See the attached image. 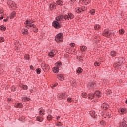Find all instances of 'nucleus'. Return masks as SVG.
Masks as SVG:
<instances>
[{
	"mask_svg": "<svg viewBox=\"0 0 127 127\" xmlns=\"http://www.w3.org/2000/svg\"><path fill=\"white\" fill-rule=\"evenodd\" d=\"M34 22L33 21L30 20H26L25 22V26L26 28H33L34 32H38V29L36 28V26L32 24Z\"/></svg>",
	"mask_w": 127,
	"mask_h": 127,
	"instance_id": "f257e3e1",
	"label": "nucleus"
},
{
	"mask_svg": "<svg viewBox=\"0 0 127 127\" xmlns=\"http://www.w3.org/2000/svg\"><path fill=\"white\" fill-rule=\"evenodd\" d=\"M98 85L95 82H91L88 84L87 88H88L90 92H93L97 88Z\"/></svg>",
	"mask_w": 127,
	"mask_h": 127,
	"instance_id": "f03ea898",
	"label": "nucleus"
},
{
	"mask_svg": "<svg viewBox=\"0 0 127 127\" xmlns=\"http://www.w3.org/2000/svg\"><path fill=\"white\" fill-rule=\"evenodd\" d=\"M102 35L105 37L110 38L114 35V33L108 29H105L102 33Z\"/></svg>",
	"mask_w": 127,
	"mask_h": 127,
	"instance_id": "7ed1b4c3",
	"label": "nucleus"
},
{
	"mask_svg": "<svg viewBox=\"0 0 127 127\" xmlns=\"http://www.w3.org/2000/svg\"><path fill=\"white\" fill-rule=\"evenodd\" d=\"M120 60H121V58H115V63L114 64V67L115 68H117V69H120L121 68V63L120 62Z\"/></svg>",
	"mask_w": 127,
	"mask_h": 127,
	"instance_id": "20e7f679",
	"label": "nucleus"
},
{
	"mask_svg": "<svg viewBox=\"0 0 127 127\" xmlns=\"http://www.w3.org/2000/svg\"><path fill=\"white\" fill-rule=\"evenodd\" d=\"M63 39V34L60 33L58 34L55 38V41L56 42H60V41H62Z\"/></svg>",
	"mask_w": 127,
	"mask_h": 127,
	"instance_id": "39448f33",
	"label": "nucleus"
},
{
	"mask_svg": "<svg viewBox=\"0 0 127 127\" xmlns=\"http://www.w3.org/2000/svg\"><path fill=\"white\" fill-rule=\"evenodd\" d=\"M82 97H83V98H87V97H88V99L93 100V99H94V94L90 93L88 95L87 93L83 92L82 93Z\"/></svg>",
	"mask_w": 127,
	"mask_h": 127,
	"instance_id": "423d86ee",
	"label": "nucleus"
},
{
	"mask_svg": "<svg viewBox=\"0 0 127 127\" xmlns=\"http://www.w3.org/2000/svg\"><path fill=\"white\" fill-rule=\"evenodd\" d=\"M75 16L72 13H69L68 15H65L64 17L65 20H69V19H73Z\"/></svg>",
	"mask_w": 127,
	"mask_h": 127,
	"instance_id": "0eeeda50",
	"label": "nucleus"
},
{
	"mask_svg": "<svg viewBox=\"0 0 127 127\" xmlns=\"http://www.w3.org/2000/svg\"><path fill=\"white\" fill-rule=\"evenodd\" d=\"M8 5L10 7H11L12 8H16V4L13 2V1L11 0H9L7 2Z\"/></svg>",
	"mask_w": 127,
	"mask_h": 127,
	"instance_id": "6e6552de",
	"label": "nucleus"
},
{
	"mask_svg": "<svg viewBox=\"0 0 127 127\" xmlns=\"http://www.w3.org/2000/svg\"><path fill=\"white\" fill-rule=\"evenodd\" d=\"M52 26L55 27V28H60L61 26H60V24H59V23L56 21H54L52 23Z\"/></svg>",
	"mask_w": 127,
	"mask_h": 127,
	"instance_id": "1a4fd4ad",
	"label": "nucleus"
},
{
	"mask_svg": "<svg viewBox=\"0 0 127 127\" xmlns=\"http://www.w3.org/2000/svg\"><path fill=\"white\" fill-rule=\"evenodd\" d=\"M58 97L60 100H62V99H66L68 97V95L66 93H63L59 94Z\"/></svg>",
	"mask_w": 127,
	"mask_h": 127,
	"instance_id": "9d476101",
	"label": "nucleus"
},
{
	"mask_svg": "<svg viewBox=\"0 0 127 127\" xmlns=\"http://www.w3.org/2000/svg\"><path fill=\"white\" fill-rule=\"evenodd\" d=\"M57 53V50H52L48 53V55L49 57H53Z\"/></svg>",
	"mask_w": 127,
	"mask_h": 127,
	"instance_id": "9b49d317",
	"label": "nucleus"
},
{
	"mask_svg": "<svg viewBox=\"0 0 127 127\" xmlns=\"http://www.w3.org/2000/svg\"><path fill=\"white\" fill-rule=\"evenodd\" d=\"M119 112L120 114H122V115H124L125 114H127V109L125 108H122L119 109Z\"/></svg>",
	"mask_w": 127,
	"mask_h": 127,
	"instance_id": "f8f14e48",
	"label": "nucleus"
},
{
	"mask_svg": "<svg viewBox=\"0 0 127 127\" xmlns=\"http://www.w3.org/2000/svg\"><path fill=\"white\" fill-rule=\"evenodd\" d=\"M109 107L110 106H109L108 104L104 103L103 104L102 106H101V108H102L103 110H108Z\"/></svg>",
	"mask_w": 127,
	"mask_h": 127,
	"instance_id": "ddd939ff",
	"label": "nucleus"
},
{
	"mask_svg": "<svg viewBox=\"0 0 127 127\" xmlns=\"http://www.w3.org/2000/svg\"><path fill=\"white\" fill-rule=\"evenodd\" d=\"M119 127H127V122L123 121L119 124Z\"/></svg>",
	"mask_w": 127,
	"mask_h": 127,
	"instance_id": "4468645a",
	"label": "nucleus"
},
{
	"mask_svg": "<svg viewBox=\"0 0 127 127\" xmlns=\"http://www.w3.org/2000/svg\"><path fill=\"white\" fill-rule=\"evenodd\" d=\"M41 67L42 68H44V69H46L47 70H49V65H48L45 63H42L41 64Z\"/></svg>",
	"mask_w": 127,
	"mask_h": 127,
	"instance_id": "2eb2a0df",
	"label": "nucleus"
},
{
	"mask_svg": "<svg viewBox=\"0 0 127 127\" xmlns=\"http://www.w3.org/2000/svg\"><path fill=\"white\" fill-rule=\"evenodd\" d=\"M57 76H58V79H59L60 81H64V77L63 74H58Z\"/></svg>",
	"mask_w": 127,
	"mask_h": 127,
	"instance_id": "dca6fc26",
	"label": "nucleus"
},
{
	"mask_svg": "<svg viewBox=\"0 0 127 127\" xmlns=\"http://www.w3.org/2000/svg\"><path fill=\"white\" fill-rule=\"evenodd\" d=\"M90 0H80V2H82L83 4H85V5H87V4H89L90 3Z\"/></svg>",
	"mask_w": 127,
	"mask_h": 127,
	"instance_id": "f3484780",
	"label": "nucleus"
},
{
	"mask_svg": "<svg viewBox=\"0 0 127 127\" xmlns=\"http://www.w3.org/2000/svg\"><path fill=\"white\" fill-rule=\"evenodd\" d=\"M63 18H64V16L63 15L57 16L56 17V20L57 21H60L61 20H62V19H63Z\"/></svg>",
	"mask_w": 127,
	"mask_h": 127,
	"instance_id": "a211bd4d",
	"label": "nucleus"
},
{
	"mask_svg": "<svg viewBox=\"0 0 127 127\" xmlns=\"http://www.w3.org/2000/svg\"><path fill=\"white\" fill-rule=\"evenodd\" d=\"M110 54L112 57H115V56H117V52L115 51H111Z\"/></svg>",
	"mask_w": 127,
	"mask_h": 127,
	"instance_id": "6ab92c4d",
	"label": "nucleus"
},
{
	"mask_svg": "<svg viewBox=\"0 0 127 127\" xmlns=\"http://www.w3.org/2000/svg\"><path fill=\"white\" fill-rule=\"evenodd\" d=\"M90 114L92 118H97V114L95 111H90Z\"/></svg>",
	"mask_w": 127,
	"mask_h": 127,
	"instance_id": "aec40b11",
	"label": "nucleus"
},
{
	"mask_svg": "<svg viewBox=\"0 0 127 127\" xmlns=\"http://www.w3.org/2000/svg\"><path fill=\"white\" fill-rule=\"evenodd\" d=\"M95 96H96V97H98V98H100V97H101V92L99 91H96L94 95V97H95Z\"/></svg>",
	"mask_w": 127,
	"mask_h": 127,
	"instance_id": "412c9836",
	"label": "nucleus"
},
{
	"mask_svg": "<svg viewBox=\"0 0 127 127\" xmlns=\"http://www.w3.org/2000/svg\"><path fill=\"white\" fill-rule=\"evenodd\" d=\"M56 6V3H53L50 5V9H54Z\"/></svg>",
	"mask_w": 127,
	"mask_h": 127,
	"instance_id": "4be33fe9",
	"label": "nucleus"
},
{
	"mask_svg": "<svg viewBox=\"0 0 127 127\" xmlns=\"http://www.w3.org/2000/svg\"><path fill=\"white\" fill-rule=\"evenodd\" d=\"M54 73H57L59 72V68L57 67H55L53 68Z\"/></svg>",
	"mask_w": 127,
	"mask_h": 127,
	"instance_id": "5701e85b",
	"label": "nucleus"
},
{
	"mask_svg": "<svg viewBox=\"0 0 127 127\" xmlns=\"http://www.w3.org/2000/svg\"><path fill=\"white\" fill-rule=\"evenodd\" d=\"M76 71L78 74H81V73H83V69H82V68L81 67L77 68Z\"/></svg>",
	"mask_w": 127,
	"mask_h": 127,
	"instance_id": "b1692460",
	"label": "nucleus"
},
{
	"mask_svg": "<svg viewBox=\"0 0 127 127\" xmlns=\"http://www.w3.org/2000/svg\"><path fill=\"white\" fill-rule=\"evenodd\" d=\"M36 120L38 122H42L43 121V117L42 116H38L36 118Z\"/></svg>",
	"mask_w": 127,
	"mask_h": 127,
	"instance_id": "393cba45",
	"label": "nucleus"
},
{
	"mask_svg": "<svg viewBox=\"0 0 127 127\" xmlns=\"http://www.w3.org/2000/svg\"><path fill=\"white\" fill-rule=\"evenodd\" d=\"M80 50L83 52V51H86L87 50V47L86 46H80Z\"/></svg>",
	"mask_w": 127,
	"mask_h": 127,
	"instance_id": "a878e982",
	"label": "nucleus"
},
{
	"mask_svg": "<svg viewBox=\"0 0 127 127\" xmlns=\"http://www.w3.org/2000/svg\"><path fill=\"white\" fill-rule=\"evenodd\" d=\"M101 28V26L99 24H96L94 26V29L95 30H100V29Z\"/></svg>",
	"mask_w": 127,
	"mask_h": 127,
	"instance_id": "bb28decb",
	"label": "nucleus"
},
{
	"mask_svg": "<svg viewBox=\"0 0 127 127\" xmlns=\"http://www.w3.org/2000/svg\"><path fill=\"white\" fill-rule=\"evenodd\" d=\"M45 111L44 110V109H41L39 111V115H40V116H43V115H45Z\"/></svg>",
	"mask_w": 127,
	"mask_h": 127,
	"instance_id": "cd10ccee",
	"label": "nucleus"
},
{
	"mask_svg": "<svg viewBox=\"0 0 127 127\" xmlns=\"http://www.w3.org/2000/svg\"><path fill=\"white\" fill-rule=\"evenodd\" d=\"M16 14V13H15V12H12L11 15H10V19H12L13 18H14Z\"/></svg>",
	"mask_w": 127,
	"mask_h": 127,
	"instance_id": "c85d7f7f",
	"label": "nucleus"
},
{
	"mask_svg": "<svg viewBox=\"0 0 127 127\" xmlns=\"http://www.w3.org/2000/svg\"><path fill=\"white\" fill-rule=\"evenodd\" d=\"M0 30H1L2 31H5V30H6V27H4V26L1 25L0 26Z\"/></svg>",
	"mask_w": 127,
	"mask_h": 127,
	"instance_id": "c756f323",
	"label": "nucleus"
},
{
	"mask_svg": "<svg viewBox=\"0 0 127 127\" xmlns=\"http://www.w3.org/2000/svg\"><path fill=\"white\" fill-rule=\"evenodd\" d=\"M22 107H23V105L21 103H18L16 105V108H22Z\"/></svg>",
	"mask_w": 127,
	"mask_h": 127,
	"instance_id": "7c9ffc66",
	"label": "nucleus"
},
{
	"mask_svg": "<svg viewBox=\"0 0 127 127\" xmlns=\"http://www.w3.org/2000/svg\"><path fill=\"white\" fill-rule=\"evenodd\" d=\"M104 85H109V80L108 79H104L102 82Z\"/></svg>",
	"mask_w": 127,
	"mask_h": 127,
	"instance_id": "2f4dec72",
	"label": "nucleus"
},
{
	"mask_svg": "<svg viewBox=\"0 0 127 127\" xmlns=\"http://www.w3.org/2000/svg\"><path fill=\"white\" fill-rule=\"evenodd\" d=\"M94 66H95L96 67H99V66H100V65H101V63L100 62H95L94 64Z\"/></svg>",
	"mask_w": 127,
	"mask_h": 127,
	"instance_id": "473e14b6",
	"label": "nucleus"
},
{
	"mask_svg": "<svg viewBox=\"0 0 127 127\" xmlns=\"http://www.w3.org/2000/svg\"><path fill=\"white\" fill-rule=\"evenodd\" d=\"M75 12H77V13H81L82 12V11L81 10V8H77L75 9Z\"/></svg>",
	"mask_w": 127,
	"mask_h": 127,
	"instance_id": "72a5a7b5",
	"label": "nucleus"
},
{
	"mask_svg": "<svg viewBox=\"0 0 127 127\" xmlns=\"http://www.w3.org/2000/svg\"><path fill=\"white\" fill-rule=\"evenodd\" d=\"M64 3L61 0L57 1V4H58V5H63Z\"/></svg>",
	"mask_w": 127,
	"mask_h": 127,
	"instance_id": "f704fd0d",
	"label": "nucleus"
},
{
	"mask_svg": "<svg viewBox=\"0 0 127 127\" xmlns=\"http://www.w3.org/2000/svg\"><path fill=\"white\" fill-rule=\"evenodd\" d=\"M70 83H71V85L72 86V87H75V86H76V85H77V83H76V81H75V80L70 81Z\"/></svg>",
	"mask_w": 127,
	"mask_h": 127,
	"instance_id": "c9c22d12",
	"label": "nucleus"
},
{
	"mask_svg": "<svg viewBox=\"0 0 127 127\" xmlns=\"http://www.w3.org/2000/svg\"><path fill=\"white\" fill-rule=\"evenodd\" d=\"M89 12L90 13H91V14H92V15H94L95 12H96V10L95 9H92L91 10H90Z\"/></svg>",
	"mask_w": 127,
	"mask_h": 127,
	"instance_id": "e433bc0d",
	"label": "nucleus"
},
{
	"mask_svg": "<svg viewBox=\"0 0 127 127\" xmlns=\"http://www.w3.org/2000/svg\"><path fill=\"white\" fill-rule=\"evenodd\" d=\"M47 119L48 121H50V120H52V116H51V115L49 114L47 116Z\"/></svg>",
	"mask_w": 127,
	"mask_h": 127,
	"instance_id": "4c0bfd02",
	"label": "nucleus"
},
{
	"mask_svg": "<svg viewBox=\"0 0 127 127\" xmlns=\"http://www.w3.org/2000/svg\"><path fill=\"white\" fill-rule=\"evenodd\" d=\"M24 58L26 60H29V55H25L24 56Z\"/></svg>",
	"mask_w": 127,
	"mask_h": 127,
	"instance_id": "58836bf2",
	"label": "nucleus"
},
{
	"mask_svg": "<svg viewBox=\"0 0 127 127\" xmlns=\"http://www.w3.org/2000/svg\"><path fill=\"white\" fill-rule=\"evenodd\" d=\"M22 100L25 102L26 101H29L30 99L27 97H22Z\"/></svg>",
	"mask_w": 127,
	"mask_h": 127,
	"instance_id": "ea45409f",
	"label": "nucleus"
},
{
	"mask_svg": "<svg viewBox=\"0 0 127 127\" xmlns=\"http://www.w3.org/2000/svg\"><path fill=\"white\" fill-rule=\"evenodd\" d=\"M62 65L61 62L57 63L56 67L59 68V67H61Z\"/></svg>",
	"mask_w": 127,
	"mask_h": 127,
	"instance_id": "a19ab883",
	"label": "nucleus"
},
{
	"mask_svg": "<svg viewBox=\"0 0 127 127\" xmlns=\"http://www.w3.org/2000/svg\"><path fill=\"white\" fill-rule=\"evenodd\" d=\"M69 3L70 4H74L76 2V0H69Z\"/></svg>",
	"mask_w": 127,
	"mask_h": 127,
	"instance_id": "79ce46f5",
	"label": "nucleus"
},
{
	"mask_svg": "<svg viewBox=\"0 0 127 127\" xmlns=\"http://www.w3.org/2000/svg\"><path fill=\"white\" fill-rule=\"evenodd\" d=\"M36 71L37 74H40V73H41V69L40 68H37L36 70Z\"/></svg>",
	"mask_w": 127,
	"mask_h": 127,
	"instance_id": "37998d69",
	"label": "nucleus"
},
{
	"mask_svg": "<svg viewBox=\"0 0 127 127\" xmlns=\"http://www.w3.org/2000/svg\"><path fill=\"white\" fill-rule=\"evenodd\" d=\"M67 102H68V103H72V102H73V99L72 98L68 97L67 98Z\"/></svg>",
	"mask_w": 127,
	"mask_h": 127,
	"instance_id": "c03bdc74",
	"label": "nucleus"
},
{
	"mask_svg": "<svg viewBox=\"0 0 127 127\" xmlns=\"http://www.w3.org/2000/svg\"><path fill=\"white\" fill-rule=\"evenodd\" d=\"M22 88L24 90H26L27 89H28V87L26 85H23Z\"/></svg>",
	"mask_w": 127,
	"mask_h": 127,
	"instance_id": "a18cd8bd",
	"label": "nucleus"
},
{
	"mask_svg": "<svg viewBox=\"0 0 127 127\" xmlns=\"http://www.w3.org/2000/svg\"><path fill=\"white\" fill-rule=\"evenodd\" d=\"M23 34H28V30L24 29L23 32Z\"/></svg>",
	"mask_w": 127,
	"mask_h": 127,
	"instance_id": "49530a36",
	"label": "nucleus"
},
{
	"mask_svg": "<svg viewBox=\"0 0 127 127\" xmlns=\"http://www.w3.org/2000/svg\"><path fill=\"white\" fill-rule=\"evenodd\" d=\"M11 90L12 92H14L16 90V87L15 86H12L11 88Z\"/></svg>",
	"mask_w": 127,
	"mask_h": 127,
	"instance_id": "de8ad7c7",
	"label": "nucleus"
},
{
	"mask_svg": "<svg viewBox=\"0 0 127 127\" xmlns=\"http://www.w3.org/2000/svg\"><path fill=\"white\" fill-rule=\"evenodd\" d=\"M80 9L82 11H85V10H87V8L86 7H81V8H80Z\"/></svg>",
	"mask_w": 127,
	"mask_h": 127,
	"instance_id": "09e8293b",
	"label": "nucleus"
},
{
	"mask_svg": "<svg viewBox=\"0 0 127 127\" xmlns=\"http://www.w3.org/2000/svg\"><path fill=\"white\" fill-rule=\"evenodd\" d=\"M119 33L120 34H124L125 33V31L123 29L119 30Z\"/></svg>",
	"mask_w": 127,
	"mask_h": 127,
	"instance_id": "8fccbe9b",
	"label": "nucleus"
},
{
	"mask_svg": "<svg viewBox=\"0 0 127 127\" xmlns=\"http://www.w3.org/2000/svg\"><path fill=\"white\" fill-rule=\"evenodd\" d=\"M4 42V38L1 37H0V42Z\"/></svg>",
	"mask_w": 127,
	"mask_h": 127,
	"instance_id": "3c124183",
	"label": "nucleus"
},
{
	"mask_svg": "<svg viewBox=\"0 0 127 127\" xmlns=\"http://www.w3.org/2000/svg\"><path fill=\"white\" fill-rule=\"evenodd\" d=\"M75 45H76V44L74 43H71L70 44V46H71V47H75Z\"/></svg>",
	"mask_w": 127,
	"mask_h": 127,
	"instance_id": "603ef678",
	"label": "nucleus"
},
{
	"mask_svg": "<svg viewBox=\"0 0 127 127\" xmlns=\"http://www.w3.org/2000/svg\"><path fill=\"white\" fill-rule=\"evenodd\" d=\"M57 126H58L59 127H61V122H58L57 123Z\"/></svg>",
	"mask_w": 127,
	"mask_h": 127,
	"instance_id": "864d4df0",
	"label": "nucleus"
},
{
	"mask_svg": "<svg viewBox=\"0 0 127 127\" xmlns=\"http://www.w3.org/2000/svg\"><path fill=\"white\" fill-rule=\"evenodd\" d=\"M9 17H7L6 19H4L3 21H4V22H6V21H7V20H8Z\"/></svg>",
	"mask_w": 127,
	"mask_h": 127,
	"instance_id": "5fc2aeb1",
	"label": "nucleus"
},
{
	"mask_svg": "<svg viewBox=\"0 0 127 127\" xmlns=\"http://www.w3.org/2000/svg\"><path fill=\"white\" fill-rule=\"evenodd\" d=\"M0 14H3V10L0 9Z\"/></svg>",
	"mask_w": 127,
	"mask_h": 127,
	"instance_id": "6e6d98bb",
	"label": "nucleus"
},
{
	"mask_svg": "<svg viewBox=\"0 0 127 127\" xmlns=\"http://www.w3.org/2000/svg\"><path fill=\"white\" fill-rule=\"evenodd\" d=\"M57 85H58V83L55 84L53 86V88H55V87H56V86H57Z\"/></svg>",
	"mask_w": 127,
	"mask_h": 127,
	"instance_id": "4d7b16f0",
	"label": "nucleus"
},
{
	"mask_svg": "<svg viewBox=\"0 0 127 127\" xmlns=\"http://www.w3.org/2000/svg\"><path fill=\"white\" fill-rule=\"evenodd\" d=\"M30 69L31 70H33V66L31 65V66H30Z\"/></svg>",
	"mask_w": 127,
	"mask_h": 127,
	"instance_id": "13d9d810",
	"label": "nucleus"
},
{
	"mask_svg": "<svg viewBox=\"0 0 127 127\" xmlns=\"http://www.w3.org/2000/svg\"><path fill=\"white\" fill-rule=\"evenodd\" d=\"M59 119H60V116H58L57 117L56 119L57 120V121H58V120H59Z\"/></svg>",
	"mask_w": 127,
	"mask_h": 127,
	"instance_id": "bf43d9fd",
	"label": "nucleus"
},
{
	"mask_svg": "<svg viewBox=\"0 0 127 127\" xmlns=\"http://www.w3.org/2000/svg\"><path fill=\"white\" fill-rule=\"evenodd\" d=\"M7 101L8 102H10V101H11V99L7 98Z\"/></svg>",
	"mask_w": 127,
	"mask_h": 127,
	"instance_id": "052dcab7",
	"label": "nucleus"
},
{
	"mask_svg": "<svg viewBox=\"0 0 127 127\" xmlns=\"http://www.w3.org/2000/svg\"><path fill=\"white\" fill-rule=\"evenodd\" d=\"M2 19H3V16L0 17V20H2Z\"/></svg>",
	"mask_w": 127,
	"mask_h": 127,
	"instance_id": "680f3d73",
	"label": "nucleus"
},
{
	"mask_svg": "<svg viewBox=\"0 0 127 127\" xmlns=\"http://www.w3.org/2000/svg\"><path fill=\"white\" fill-rule=\"evenodd\" d=\"M106 117H108L109 118V117H110V114L109 113L106 114Z\"/></svg>",
	"mask_w": 127,
	"mask_h": 127,
	"instance_id": "e2e57ef3",
	"label": "nucleus"
},
{
	"mask_svg": "<svg viewBox=\"0 0 127 127\" xmlns=\"http://www.w3.org/2000/svg\"><path fill=\"white\" fill-rule=\"evenodd\" d=\"M30 93H33V90H30Z\"/></svg>",
	"mask_w": 127,
	"mask_h": 127,
	"instance_id": "0e129e2a",
	"label": "nucleus"
},
{
	"mask_svg": "<svg viewBox=\"0 0 127 127\" xmlns=\"http://www.w3.org/2000/svg\"><path fill=\"white\" fill-rule=\"evenodd\" d=\"M100 123H101V124H104V121H101Z\"/></svg>",
	"mask_w": 127,
	"mask_h": 127,
	"instance_id": "69168bd1",
	"label": "nucleus"
},
{
	"mask_svg": "<svg viewBox=\"0 0 127 127\" xmlns=\"http://www.w3.org/2000/svg\"><path fill=\"white\" fill-rule=\"evenodd\" d=\"M109 92H108V94H109V95H111V93H112V92L111 91H108Z\"/></svg>",
	"mask_w": 127,
	"mask_h": 127,
	"instance_id": "338daca9",
	"label": "nucleus"
},
{
	"mask_svg": "<svg viewBox=\"0 0 127 127\" xmlns=\"http://www.w3.org/2000/svg\"><path fill=\"white\" fill-rule=\"evenodd\" d=\"M104 118H106V116H105V115H104Z\"/></svg>",
	"mask_w": 127,
	"mask_h": 127,
	"instance_id": "774afa93",
	"label": "nucleus"
}]
</instances>
